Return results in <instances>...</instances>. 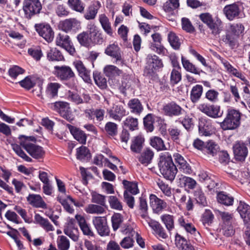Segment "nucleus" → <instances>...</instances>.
<instances>
[{"mask_svg": "<svg viewBox=\"0 0 250 250\" xmlns=\"http://www.w3.org/2000/svg\"><path fill=\"white\" fill-rule=\"evenodd\" d=\"M217 200L222 204L230 206L232 204L233 198L232 197L225 194L223 192H220L217 194Z\"/></svg>", "mask_w": 250, "mask_h": 250, "instance_id": "49530a36", "label": "nucleus"}, {"mask_svg": "<svg viewBox=\"0 0 250 250\" xmlns=\"http://www.w3.org/2000/svg\"><path fill=\"white\" fill-rule=\"evenodd\" d=\"M42 8L40 0H24L23 3V10L26 17H31L39 14Z\"/></svg>", "mask_w": 250, "mask_h": 250, "instance_id": "39448f33", "label": "nucleus"}, {"mask_svg": "<svg viewBox=\"0 0 250 250\" xmlns=\"http://www.w3.org/2000/svg\"><path fill=\"white\" fill-rule=\"evenodd\" d=\"M58 248L60 250H68L70 247L69 240L64 236H59L57 239Z\"/></svg>", "mask_w": 250, "mask_h": 250, "instance_id": "864d4df0", "label": "nucleus"}, {"mask_svg": "<svg viewBox=\"0 0 250 250\" xmlns=\"http://www.w3.org/2000/svg\"><path fill=\"white\" fill-rule=\"evenodd\" d=\"M223 11L226 17L229 21H232L239 16L240 9L237 4L233 3L225 6Z\"/></svg>", "mask_w": 250, "mask_h": 250, "instance_id": "a211bd4d", "label": "nucleus"}, {"mask_svg": "<svg viewBox=\"0 0 250 250\" xmlns=\"http://www.w3.org/2000/svg\"><path fill=\"white\" fill-rule=\"evenodd\" d=\"M219 150V146L214 141L210 140L206 143L204 151L212 156L215 155Z\"/></svg>", "mask_w": 250, "mask_h": 250, "instance_id": "ea45409f", "label": "nucleus"}, {"mask_svg": "<svg viewBox=\"0 0 250 250\" xmlns=\"http://www.w3.org/2000/svg\"><path fill=\"white\" fill-rule=\"evenodd\" d=\"M55 75L62 80H68L74 76L71 68L68 66H55Z\"/></svg>", "mask_w": 250, "mask_h": 250, "instance_id": "2eb2a0df", "label": "nucleus"}, {"mask_svg": "<svg viewBox=\"0 0 250 250\" xmlns=\"http://www.w3.org/2000/svg\"><path fill=\"white\" fill-rule=\"evenodd\" d=\"M91 202L102 206H105V196L95 192H92L91 193Z\"/></svg>", "mask_w": 250, "mask_h": 250, "instance_id": "bf43d9fd", "label": "nucleus"}, {"mask_svg": "<svg viewBox=\"0 0 250 250\" xmlns=\"http://www.w3.org/2000/svg\"><path fill=\"white\" fill-rule=\"evenodd\" d=\"M198 109L207 115L214 118L222 116L223 112H220L219 106L202 104L199 105Z\"/></svg>", "mask_w": 250, "mask_h": 250, "instance_id": "f8f14e48", "label": "nucleus"}, {"mask_svg": "<svg viewBox=\"0 0 250 250\" xmlns=\"http://www.w3.org/2000/svg\"><path fill=\"white\" fill-rule=\"evenodd\" d=\"M144 139L141 136L135 137L130 146L131 150L136 153H139L143 147Z\"/></svg>", "mask_w": 250, "mask_h": 250, "instance_id": "37998d69", "label": "nucleus"}, {"mask_svg": "<svg viewBox=\"0 0 250 250\" xmlns=\"http://www.w3.org/2000/svg\"><path fill=\"white\" fill-rule=\"evenodd\" d=\"M149 226L159 237L163 239H166L168 237L165 229L158 222L155 221L149 222Z\"/></svg>", "mask_w": 250, "mask_h": 250, "instance_id": "f704fd0d", "label": "nucleus"}, {"mask_svg": "<svg viewBox=\"0 0 250 250\" xmlns=\"http://www.w3.org/2000/svg\"><path fill=\"white\" fill-rule=\"evenodd\" d=\"M68 4L73 10L80 13L83 12L85 5L80 0H68Z\"/></svg>", "mask_w": 250, "mask_h": 250, "instance_id": "a18cd8bd", "label": "nucleus"}, {"mask_svg": "<svg viewBox=\"0 0 250 250\" xmlns=\"http://www.w3.org/2000/svg\"><path fill=\"white\" fill-rule=\"evenodd\" d=\"M61 84L57 83H48L46 88V93L51 97L57 95L59 89Z\"/></svg>", "mask_w": 250, "mask_h": 250, "instance_id": "8fccbe9b", "label": "nucleus"}, {"mask_svg": "<svg viewBox=\"0 0 250 250\" xmlns=\"http://www.w3.org/2000/svg\"><path fill=\"white\" fill-rule=\"evenodd\" d=\"M123 184L126 189L125 191L128 193L129 192L133 194H136L138 193L139 189L136 183L124 180Z\"/></svg>", "mask_w": 250, "mask_h": 250, "instance_id": "4d7b16f0", "label": "nucleus"}, {"mask_svg": "<svg viewBox=\"0 0 250 250\" xmlns=\"http://www.w3.org/2000/svg\"><path fill=\"white\" fill-rule=\"evenodd\" d=\"M93 78L96 84L100 88L104 89L106 86V80L97 72L93 73Z\"/></svg>", "mask_w": 250, "mask_h": 250, "instance_id": "0e129e2a", "label": "nucleus"}, {"mask_svg": "<svg viewBox=\"0 0 250 250\" xmlns=\"http://www.w3.org/2000/svg\"><path fill=\"white\" fill-rule=\"evenodd\" d=\"M182 62L184 68L188 71L191 73L199 74L200 71L195 66L191 63L188 60L182 57Z\"/></svg>", "mask_w": 250, "mask_h": 250, "instance_id": "603ef678", "label": "nucleus"}, {"mask_svg": "<svg viewBox=\"0 0 250 250\" xmlns=\"http://www.w3.org/2000/svg\"><path fill=\"white\" fill-rule=\"evenodd\" d=\"M153 42L151 43L150 48L154 52L159 54L165 53V49L161 44L162 38L159 33H156L151 35Z\"/></svg>", "mask_w": 250, "mask_h": 250, "instance_id": "412c9836", "label": "nucleus"}, {"mask_svg": "<svg viewBox=\"0 0 250 250\" xmlns=\"http://www.w3.org/2000/svg\"><path fill=\"white\" fill-rule=\"evenodd\" d=\"M149 200L150 206L156 213L161 212L167 206V203L164 201L158 198L154 194H151L150 195Z\"/></svg>", "mask_w": 250, "mask_h": 250, "instance_id": "aec40b11", "label": "nucleus"}, {"mask_svg": "<svg viewBox=\"0 0 250 250\" xmlns=\"http://www.w3.org/2000/svg\"><path fill=\"white\" fill-rule=\"evenodd\" d=\"M12 146L13 150L19 156L27 162H30L32 161V159L25 153L19 145L13 144Z\"/></svg>", "mask_w": 250, "mask_h": 250, "instance_id": "052dcab7", "label": "nucleus"}, {"mask_svg": "<svg viewBox=\"0 0 250 250\" xmlns=\"http://www.w3.org/2000/svg\"><path fill=\"white\" fill-rule=\"evenodd\" d=\"M20 140L21 146L33 158L40 159L43 156L44 151L43 148L41 146L30 142V141L35 142L36 141L35 137L22 136L20 137Z\"/></svg>", "mask_w": 250, "mask_h": 250, "instance_id": "f03ea898", "label": "nucleus"}, {"mask_svg": "<svg viewBox=\"0 0 250 250\" xmlns=\"http://www.w3.org/2000/svg\"><path fill=\"white\" fill-rule=\"evenodd\" d=\"M59 27L66 33L76 32L81 28V22L75 18L66 19L60 22Z\"/></svg>", "mask_w": 250, "mask_h": 250, "instance_id": "9d476101", "label": "nucleus"}, {"mask_svg": "<svg viewBox=\"0 0 250 250\" xmlns=\"http://www.w3.org/2000/svg\"><path fill=\"white\" fill-rule=\"evenodd\" d=\"M75 218L77 220L79 226L84 235L93 236V233L87 224L84 217L81 215H76Z\"/></svg>", "mask_w": 250, "mask_h": 250, "instance_id": "473e14b6", "label": "nucleus"}, {"mask_svg": "<svg viewBox=\"0 0 250 250\" xmlns=\"http://www.w3.org/2000/svg\"><path fill=\"white\" fill-rule=\"evenodd\" d=\"M103 207L100 205L90 204L85 208L84 210L89 214H102L105 212Z\"/></svg>", "mask_w": 250, "mask_h": 250, "instance_id": "4c0bfd02", "label": "nucleus"}, {"mask_svg": "<svg viewBox=\"0 0 250 250\" xmlns=\"http://www.w3.org/2000/svg\"><path fill=\"white\" fill-rule=\"evenodd\" d=\"M194 196L195 200L199 204H200L203 206H206L207 205L206 198L201 189H198L195 191Z\"/></svg>", "mask_w": 250, "mask_h": 250, "instance_id": "e2e57ef3", "label": "nucleus"}, {"mask_svg": "<svg viewBox=\"0 0 250 250\" xmlns=\"http://www.w3.org/2000/svg\"><path fill=\"white\" fill-rule=\"evenodd\" d=\"M178 222L180 225L183 227L185 230L192 235L194 238L198 242H201V236L195 227L191 223L188 222L183 217H181L178 219Z\"/></svg>", "mask_w": 250, "mask_h": 250, "instance_id": "ddd939ff", "label": "nucleus"}, {"mask_svg": "<svg viewBox=\"0 0 250 250\" xmlns=\"http://www.w3.org/2000/svg\"><path fill=\"white\" fill-rule=\"evenodd\" d=\"M100 2L96 1L91 4L87 8L86 12L84 15L85 19L88 20H94L101 7Z\"/></svg>", "mask_w": 250, "mask_h": 250, "instance_id": "bb28decb", "label": "nucleus"}, {"mask_svg": "<svg viewBox=\"0 0 250 250\" xmlns=\"http://www.w3.org/2000/svg\"><path fill=\"white\" fill-rule=\"evenodd\" d=\"M23 72V69L17 65L10 68L8 71L9 76L13 79H16L19 75L22 74Z\"/></svg>", "mask_w": 250, "mask_h": 250, "instance_id": "774afa93", "label": "nucleus"}, {"mask_svg": "<svg viewBox=\"0 0 250 250\" xmlns=\"http://www.w3.org/2000/svg\"><path fill=\"white\" fill-rule=\"evenodd\" d=\"M73 64L80 76L85 82L89 83L91 81L90 71L86 69L83 62L81 61L78 60L74 62Z\"/></svg>", "mask_w": 250, "mask_h": 250, "instance_id": "5701e85b", "label": "nucleus"}, {"mask_svg": "<svg viewBox=\"0 0 250 250\" xmlns=\"http://www.w3.org/2000/svg\"><path fill=\"white\" fill-rule=\"evenodd\" d=\"M74 222V220L70 219L65 226L63 231L74 241H77L79 239V231L78 229L75 227Z\"/></svg>", "mask_w": 250, "mask_h": 250, "instance_id": "6ab92c4d", "label": "nucleus"}, {"mask_svg": "<svg viewBox=\"0 0 250 250\" xmlns=\"http://www.w3.org/2000/svg\"><path fill=\"white\" fill-rule=\"evenodd\" d=\"M67 126L71 134L76 140L82 144H85L87 136L83 131L69 124L67 125Z\"/></svg>", "mask_w": 250, "mask_h": 250, "instance_id": "393cba45", "label": "nucleus"}, {"mask_svg": "<svg viewBox=\"0 0 250 250\" xmlns=\"http://www.w3.org/2000/svg\"><path fill=\"white\" fill-rule=\"evenodd\" d=\"M92 223L98 234L101 236L109 235L110 229L107 225L106 217L95 216L92 218Z\"/></svg>", "mask_w": 250, "mask_h": 250, "instance_id": "423d86ee", "label": "nucleus"}, {"mask_svg": "<svg viewBox=\"0 0 250 250\" xmlns=\"http://www.w3.org/2000/svg\"><path fill=\"white\" fill-rule=\"evenodd\" d=\"M179 6V0H168L164 4L163 9L166 12H170Z\"/></svg>", "mask_w": 250, "mask_h": 250, "instance_id": "680f3d73", "label": "nucleus"}, {"mask_svg": "<svg viewBox=\"0 0 250 250\" xmlns=\"http://www.w3.org/2000/svg\"><path fill=\"white\" fill-rule=\"evenodd\" d=\"M104 72L106 76L112 77L114 76L119 75L121 71L114 65H107L104 67Z\"/></svg>", "mask_w": 250, "mask_h": 250, "instance_id": "09e8293b", "label": "nucleus"}, {"mask_svg": "<svg viewBox=\"0 0 250 250\" xmlns=\"http://www.w3.org/2000/svg\"><path fill=\"white\" fill-rule=\"evenodd\" d=\"M50 107L67 121H71L73 120V116L69 103L66 102L58 101L51 104Z\"/></svg>", "mask_w": 250, "mask_h": 250, "instance_id": "20e7f679", "label": "nucleus"}, {"mask_svg": "<svg viewBox=\"0 0 250 250\" xmlns=\"http://www.w3.org/2000/svg\"><path fill=\"white\" fill-rule=\"evenodd\" d=\"M127 106L130 112L136 115H140L143 110V106L138 99L130 100L127 103Z\"/></svg>", "mask_w": 250, "mask_h": 250, "instance_id": "c85d7f7f", "label": "nucleus"}, {"mask_svg": "<svg viewBox=\"0 0 250 250\" xmlns=\"http://www.w3.org/2000/svg\"><path fill=\"white\" fill-rule=\"evenodd\" d=\"M203 89V86L199 84L192 87L190 92V99L193 103H196L199 100L202 94Z\"/></svg>", "mask_w": 250, "mask_h": 250, "instance_id": "a19ab883", "label": "nucleus"}, {"mask_svg": "<svg viewBox=\"0 0 250 250\" xmlns=\"http://www.w3.org/2000/svg\"><path fill=\"white\" fill-rule=\"evenodd\" d=\"M233 150L235 157L238 160H244L248 155V148L243 142H236L233 145Z\"/></svg>", "mask_w": 250, "mask_h": 250, "instance_id": "f3484780", "label": "nucleus"}, {"mask_svg": "<svg viewBox=\"0 0 250 250\" xmlns=\"http://www.w3.org/2000/svg\"><path fill=\"white\" fill-rule=\"evenodd\" d=\"M98 20L104 31L109 36H113V30L108 18L105 14H100Z\"/></svg>", "mask_w": 250, "mask_h": 250, "instance_id": "a878e982", "label": "nucleus"}, {"mask_svg": "<svg viewBox=\"0 0 250 250\" xmlns=\"http://www.w3.org/2000/svg\"><path fill=\"white\" fill-rule=\"evenodd\" d=\"M89 36L94 40V43H100L103 42L102 33H100L96 25L90 22L87 25V31H86Z\"/></svg>", "mask_w": 250, "mask_h": 250, "instance_id": "4be33fe9", "label": "nucleus"}, {"mask_svg": "<svg viewBox=\"0 0 250 250\" xmlns=\"http://www.w3.org/2000/svg\"><path fill=\"white\" fill-rule=\"evenodd\" d=\"M168 40L171 46L175 49L179 48L181 42L178 37L176 34L172 32H170L168 34Z\"/></svg>", "mask_w": 250, "mask_h": 250, "instance_id": "5fc2aeb1", "label": "nucleus"}, {"mask_svg": "<svg viewBox=\"0 0 250 250\" xmlns=\"http://www.w3.org/2000/svg\"><path fill=\"white\" fill-rule=\"evenodd\" d=\"M108 202L111 208L122 210L123 206L120 200L115 196H110L108 198Z\"/></svg>", "mask_w": 250, "mask_h": 250, "instance_id": "13d9d810", "label": "nucleus"}, {"mask_svg": "<svg viewBox=\"0 0 250 250\" xmlns=\"http://www.w3.org/2000/svg\"><path fill=\"white\" fill-rule=\"evenodd\" d=\"M124 125L126 128H128L130 130H135L138 127V119L131 116H128L124 121Z\"/></svg>", "mask_w": 250, "mask_h": 250, "instance_id": "de8ad7c7", "label": "nucleus"}, {"mask_svg": "<svg viewBox=\"0 0 250 250\" xmlns=\"http://www.w3.org/2000/svg\"><path fill=\"white\" fill-rule=\"evenodd\" d=\"M241 113L237 110L229 109L224 121L220 126L223 130H234L240 125Z\"/></svg>", "mask_w": 250, "mask_h": 250, "instance_id": "7ed1b4c3", "label": "nucleus"}, {"mask_svg": "<svg viewBox=\"0 0 250 250\" xmlns=\"http://www.w3.org/2000/svg\"><path fill=\"white\" fill-rule=\"evenodd\" d=\"M106 112L109 118L120 122L123 117L126 115V110L124 106L119 103L113 104L112 106L107 109Z\"/></svg>", "mask_w": 250, "mask_h": 250, "instance_id": "0eeeda50", "label": "nucleus"}, {"mask_svg": "<svg viewBox=\"0 0 250 250\" xmlns=\"http://www.w3.org/2000/svg\"><path fill=\"white\" fill-rule=\"evenodd\" d=\"M27 199L29 204L34 207L42 208H47V205L39 195L30 194Z\"/></svg>", "mask_w": 250, "mask_h": 250, "instance_id": "cd10ccee", "label": "nucleus"}, {"mask_svg": "<svg viewBox=\"0 0 250 250\" xmlns=\"http://www.w3.org/2000/svg\"><path fill=\"white\" fill-rule=\"evenodd\" d=\"M162 221L164 223L167 229L169 232L174 229V217L169 214H164L161 216Z\"/></svg>", "mask_w": 250, "mask_h": 250, "instance_id": "c03bdc74", "label": "nucleus"}, {"mask_svg": "<svg viewBox=\"0 0 250 250\" xmlns=\"http://www.w3.org/2000/svg\"><path fill=\"white\" fill-rule=\"evenodd\" d=\"M163 67L161 59L155 55L148 54L146 57V69L148 74L153 73Z\"/></svg>", "mask_w": 250, "mask_h": 250, "instance_id": "1a4fd4ad", "label": "nucleus"}, {"mask_svg": "<svg viewBox=\"0 0 250 250\" xmlns=\"http://www.w3.org/2000/svg\"><path fill=\"white\" fill-rule=\"evenodd\" d=\"M55 42L57 46L64 48L70 54L73 55L75 53V49L69 36L59 34L56 38Z\"/></svg>", "mask_w": 250, "mask_h": 250, "instance_id": "6e6552de", "label": "nucleus"}, {"mask_svg": "<svg viewBox=\"0 0 250 250\" xmlns=\"http://www.w3.org/2000/svg\"><path fill=\"white\" fill-rule=\"evenodd\" d=\"M150 145L157 150H162L165 149L163 141L158 137H153L150 139Z\"/></svg>", "mask_w": 250, "mask_h": 250, "instance_id": "6e6d98bb", "label": "nucleus"}, {"mask_svg": "<svg viewBox=\"0 0 250 250\" xmlns=\"http://www.w3.org/2000/svg\"><path fill=\"white\" fill-rule=\"evenodd\" d=\"M182 111L181 106L174 102L166 104L163 108L164 113L169 117L179 116L182 114Z\"/></svg>", "mask_w": 250, "mask_h": 250, "instance_id": "dca6fc26", "label": "nucleus"}, {"mask_svg": "<svg viewBox=\"0 0 250 250\" xmlns=\"http://www.w3.org/2000/svg\"><path fill=\"white\" fill-rule=\"evenodd\" d=\"M123 222L122 215L118 213H115L111 217V222L113 229L117 230Z\"/></svg>", "mask_w": 250, "mask_h": 250, "instance_id": "3c124183", "label": "nucleus"}, {"mask_svg": "<svg viewBox=\"0 0 250 250\" xmlns=\"http://www.w3.org/2000/svg\"><path fill=\"white\" fill-rule=\"evenodd\" d=\"M174 157L181 172L185 174H190L191 172V169L189 164L180 154L176 153L174 155Z\"/></svg>", "mask_w": 250, "mask_h": 250, "instance_id": "b1692460", "label": "nucleus"}, {"mask_svg": "<svg viewBox=\"0 0 250 250\" xmlns=\"http://www.w3.org/2000/svg\"><path fill=\"white\" fill-rule=\"evenodd\" d=\"M105 53L115 59L116 61L122 60V56L119 47L117 44L113 43L109 45L105 50Z\"/></svg>", "mask_w": 250, "mask_h": 250, "instance_id": "7c9ffc66", "label": "nucleus"}, {"mask_svg": "<svg viewBox=\"0 0 250 250\" xmlns=\"http://www.w3.org/2000/svg\"><path fill=\"white\" fill-rule=\"evenodd\" d=\"M77 39L81 45L85 47H88L92 43H94L93 39L85 31L78 34Z\"/></svg>", "mask_w": 250, "mask_h": 250, "instance_id": "58836bf2", "label": "nucleus"}, {"mask_svg": "<svg viewBox=\"0 0 250 250\" xmlns=\"http://www.w3.org/2000/svg\"><path fill=\"white\" fill-rule=\"evenodd\" d=\"M237 210L244 221L250 220V206L245 202L240 201L237 207Z\"/></svg>", "mask_w": 250, "mask_h": 250, "instance_id": "2f4dec72", "label": "nucleus"}, {"mask_svg": "<svg viewBox=\"0 0 250 250\" xmlns=\"http://www.w3.org/2000/svg\"><path fill=\"white\" fill-rule=\"evenodd\" d=\"M222 63L229 73L236 77L240 78L243 80L245 79V77L243 76L242 74L236 68H234L228 61L226 60H222Z\"/></svg>", "mask_w": 250, "mask_h": 250, "instance_id": "79ce46f5", "label": "nucleus"}, {"mask_svg": "<svg viewBox=\"0 0 250 250\" xmlns=\"http://www.w3.org/2000/svg\"><path fill=\"white\" fill-rule=\"evenodd\" d=\"M215 130L214 126L211 121L202 118L199 124V131L201 135L208 136L212 134Z\"/></svg>", "mask_w": 250, "mask_h": 250, "instance_id": "4468645a", "label": "nucleus"}, {"mask_svg": "<svg viewBox=\"0 0 250 250\" xmlns=\"http://www.w3.org/2000/svg\"><path fill=\"white\" fill-rule=\"evenodd\" d=\"M35 219L36 222L39 224L46 231H53L54 228L49 222V221L43 218L39 214H36Z\"/></svg>", "mask_w": 250, "mask_h": 250, "instance_id": "c9c22d12", "label": "nucleus"}, {"mask_svg": "<svg viewBox=\"0 0 250 250\" xmlns=\"http://www.w3.org/2000/svg\"><path fill=\"white\" fill-rule=\"evenodd\" d=\"M179 180L180 185L182 187H184L189 189L194 188L197 184L196 181L192 178L182 175H181Z\"/></svg>", "mask_w": 250, "mask_h": 250, "instance_id": "e433bc0d", "label": "nucleus"}, {"mask_svg": "<svg viewBox=\"0 0 250 250\" xmlns=\"http://www.w3.org/2000/svg\"><path fill=\"white\" fill-rule=\"evenodd\" d=\"M36 30L39 35L44 39L47 42H51L54 38V32L48 24H36L35 26Z\"/></svg>", "mask_w": 250, "mask_h": 250, "instance_id": "9b49d317", "label": "nucleus"}, {"mask_svg": "<svg viewBox=\"0 0 250 250\" xmlns=\"http://www.w3.org/2000/svg\"><path fill=\"white\" fill-rule=\"evenodd\" d=\"M154 157V152L149 148L145 149L138 157L139 161L145 166L150 164Z\"/></svg>", "mask_w": 250, "mask_h": 250, "instance_id": "72a5a7b5", "label": "nucleus"}, {"mask_svg": "<svg viewBox=\"0 0 250 250\" xmlns=\"http://www.w3.org/2000/svg\"><path fill=\"white\" fill-rule=\"evenodd\" d=\"M47 59L51 62H59L64 60L60 50L56 48H51L46 53Z\"/></svg>", "mask_w": 250, "mask_h": 250, "instance_id": "c756f323", "label": "nucleus"}, {"mask_svg": "<svg viewBox=\"0 0 250 250\" xmlns=\"http://www.w3.org/2000/svg\"><path fill=\"white\" fill-rule=\"evenodd\" d=\"M104 129L107 133L111 136H113L117 133V125L113 122H107L105 124Z\"/></svg>", "mask_w": 250, "mask_h": 250, "instance_id": "69168bd1", "label": "nucleus"}, {"mask_svg": "<svg viewBox=\"0 0 250 250\" xmlns=\"http://www.w3.org/2000/svg\"><path fill=\"white\" fill-rule=\"evenodd\" d=\"M159 167L161 174L166 179L170 181L174 179L177 169L173 163L171 155L168 152L161 154Z\"/></svg>", "mask_w": 250, "mask_h": 250, "instance_id": "f257e3e1", "label": "nucleus"}, {"mask_svg": "<svg viewBox=\"0 0 250 250\" xmlns=\"http://www.w3.org/2000/svg\"><path fill=\"white\" fill-rule=\"evenodd\" d=\"M201 20L207 24L210 28L214 27V23L211 16L208 13H203L200 15Z\"/></svg>", "mask_w": 250, "mask_h": 250, "instance_id": "338daca9", "label": "nucleus"}]
</instances>
